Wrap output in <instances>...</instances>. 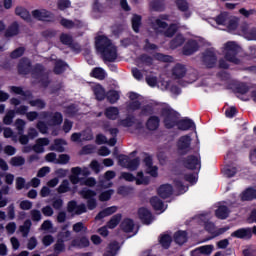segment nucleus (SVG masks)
I'll use <instances>...</instances> for the list:
<instances>
[{
    "instance_id": "nucleus-39",
    "label": "nucleus",
    "mask_w": 256,
    "mask_h": 256,
    "mask_svg": "<svg viewBox=\"0 0 256 256\" xmlns=\"http://www.w3.org/2000/svg\"><path fill=\"white\" fill-rule=\"evenodd\" d=\"M117 251H119V243L112 242L109 244L104 256H115L117 255Z\"/></svg>"
},
{
    "instance_id": "nucleus-20",
    "label": "nucleus",
    "mask_w": 256,
    "mask_h": 256,
    "mask_svg": "<svg viewBox=\"0 0 256 256\" xmlns=\"http://www.w3.org/2000/svg\"><path fill=\"white\" fill-rule=\"evenodd\" d=\"M138 217L142 220V223H145V225H150V223L153 221V216L147 208H140L138 210Z\"/></svg>"
},
{
    "instance_id": "nucleus-6",
    "label": "nucleus",
    "mask_w": 256,
    "mask_h": 256,
    "mask_svg": "<svg viewBox=\"0 0 256 256\" xmlns=\"http://www.w3.org/2000/svg\"><path fill=\"white\" fill-rule=\"evenodd\" d=\"M80 195L83 197V199H88L87 207L90 209V211H93V209L97 207V200L94 198L97 196V192L84 188L80 191Z\"/></svg>"
},
{
    "instance_id": "nucleus-47",
    "label": "nucleus",
    "mask_w": 256,
    "mask_h": 256,
    "mask_svg": "<svg viewBox=\"0 0 256 256\" xmlns=\"http://www.w3.org/2000/svg\"><path fill=\"white\" fill-rule=\"evenodd\" d=\"M67 69V64L65 62L58 60L56 61L55 67H54V73L56 75H61L65 70Z\"/></svg>"
},
{
    "instance_id": "nucleus-58",
    "label": "nucleus",
    "mask_w": 256,
    "mask_h": 256,
    "mask_svg": "<svg viewBox=\"0 0 256 256\" xmlns=\"http://www.w3.org/2000/svg\"><path fill=\"white\" fill-rule=\"evenodd\" d=\"M150 7L153 11H163V9H165V5L159 0L152 1Z\"/></svg>"
},
{
    "instance_id": "nucleus-30",
    "label": "nucleus",
    "mask_w": 256,
    "mask_h": 256,
    "mask_svg": "<svg viewBox=\"0 0 256 256\" xmlns=\"http://www.w3.org/2000/svg\"><path fill=\"white\" fill-rule=\"evenodd\" d=\"M10 91L11 93H15V95H22L24 101L31 98V92H25L21 87L11 86Z\"/></svg>"
},
{
    "instance_id": "nucleus-17",
    "label": "nucleus",
    "mask_w": 256,
    "mask_h": 256,
    "mask_svg": "<svg viewBox=\"0 0 256 256\" xmlns=\"http://www.w3.org/2000/svg\"><path fill=\"white\" fill-rule=\"evenodd\" d=\"M231 237H236L237 239H251L253 237V232L251 228H241L234 231Z\"/></svg>"
},
{
    "instance_id": "nucleus-32",
    "label": "nucleus",
    "mask_w": 256,
    "mask_h": 256,
    "mask_svg": "<svg viewBox=\"0 0 256 256\" xmlns=\"http://www.w3.org/2000/svg\"><path fill=\"white\" fill-rule=\"evenodd\" d=\"M200 220L204 222V227L208 233H215V224L209 222V215H200Z\"/></svg>"
},
{
    "instance_id": "nucleus-53",
    "label": "nucleus",
    "mask_w": 256,
    "mask_h": 256,
    "mask_svg": "<svg viewBox=\"0 0 256 256\" xmlns=\"http://www.w3.org/2000/svg\"><path fill=\"white\" fill-rule=\"evenodd\" d=\"M171 241H172V239L169 236V234H164L160 238V244L162 245V247L164 249H169V246L171 245Z\"/></svg>"
},
{
    "instance_id": "nucleus-4",
    "label": "nucleus",
    "mask_w": 256,
    "mask_h": 256,
    "mask_svg": "<svg viewBox=\"0 0 256 256\" xmlns=\"http://www.w3.org/2000/svg\"><path fill=\"white\" fill-rule=\"evenodd\" d=\"M162 117L164 119V125L167 129H173V127H175L179 121V114L169 107L162 110Z\"/></svg>"
},
{
    "instance_id": "nucleus-51",
    "label": "nucleus",
    "mask_w": 256,
    "mask_h": 256,
    "mask_svg": "<svg viewBox=\"0 0 256 256\" xmlns=\"http://www.w3.org/2000/svg\"><path fill=\"white\" fill-rule=\"evenodd\" d=\"M71 175L69 176V180L71 182L72 185H77L78 183H80L81 185V182L83 181V178H79V175L80 174H77L75 171H74V168L71 169Z\"/></svg>"
},
{
    "instance_id": "nucleus-24",
    "label": "nucleus",
    "mask_w": 256,
    "mask_h": 256,
    "mask_svg": "<svg viewBox=\"0 0 256 256\" xmlns=\"http://www.w3.org/2000/svg\"><path fill=\"white\" fill-rule=\"evenodd\" d=\"M47 145H49V140L47 138H39L33 146V151L35 153H45L44 147H47Z\"/></svg>"
},
{
    "instance_id": "nucleus-18",
    "label": "nucleus",
    "mask_w": 256,
    "mask_h": 256,
    "mask_svg": "<svg viewBox=\"0 0 256 256\" xmlns=\"http://www.w3.org/2000/svg\"><path fill=\"white\" fill-rule=\"evenodd\" d=\"M187 75V67L183 64H176L172 69V77L174 79H183Z\"/></svg>"
},
{
    "instance_id": "nucleus-61",
    "label": "nucleus",
    "mask_w": 256,
    "mask_h": 256,
    "mask_svg": "<svg viewBox=\"0 0 256 256\" xmlns=\"http://www.w3.org/2000/svg\"><path fill=\"white\" fill-rule=\"evenodd\" d=\"M29 105H31V107H36V109H45V101H43L42 99H36V100H30L29 101Z\"/></svg>"
},
{
    "instance_id": "nucleus-2",
    "label": "nucleus",
    "mask_w": 256,
    "mask_h": 256,
    "mask_svg": "<svg viewBox=\"0 0 256 256\" xmlns=\"http://www.w3.org/2000/svg\"><path fill=\"white\" fill-rule=\"evenodd\" d=\"M168 19V15H161L159 18H152L150 25L156 33H164L165 37H172L177 33V24H171L168 27L167 22H165Z\"/></svg>"
},
{
    "instance_id": "nucleus-62",
    "label": "nucleus",
    "mask_w": 256,
    "mask_h": 256,
    "mask_svg": "<svg viewBox=\"0 0 256 256\" xmlns=\"http://www.w3.org/2000/svg\"><path fill=\"white\" fill-rule=\"evenodd\" d=\"M30 216H31L32 221H35L36 223H39V221H41V219L43 218V216L41 215V211H39L37 209L31 210Z\"/></svg>"
},
{
    "instance_id": "nucleus-49",
    "label": "nucleus",
    "mask_w": 256,
    "mask_h": 256,
    "mask_svg": "<svg viewBox=\"0 0 256 256\" xmlns=\"http://www.w3.org/2000/svg\"><path fill=\"white\" fill-rule=\"evenodd\" d=\"M153 58L156 59V61H162L163 63H169L173 61V57L161 53H155Z\"/></svg>"
},
{
    "instance_id": "nucleus-48",
    "label": "nucleus",
    "mask_w": 256,
    "mask_h": 256,
    "mask_svg": "<svg viewBox=\"0 0 256 256\" xmlns=\"http://www.w3.org/2000/svg\"><path fill=\"white\" fill-rule=\"evenodd\" d=\"M12 167H21L25 165V159L22 156H15L10 159Z\"/></svg>"
},
{
    "instance_id": "nucleus-60",
    "label": "nucleus",
    "mask_w": 256,
    "mask_h": 256,
    "mask_svg": "<svg viewBox=\"0 0 256 256\" xmlns=\"http://www.w3.org/2000/svg\"><path fill=\"white\" fill-rule=\"evenodd\" d=\"M73 231L74 233H87V227L83 222H77L73 225Z\"/></svg>"
},
{
    "instance_id": "nucleus-57",
    "label": "nucleus",
    "mask_w": 256,
    "mask_h": 256,
    "mask_svg": "<svg viewBox=\"0 0 256 256\" xmlns=\"http://www.w3.org/2000/svg\"><path fill=\"white\" fill-rule=\"evenodd\" d=\"M25 125H27V123L23 119H17L15 121V127L19 135H23V132L25 131Z\"/></svg>"
},
{
    "instance_id": "nucleus-26",
    "label": "nucleus",
    "mask_w": 256,
    "mask_h": 256,
    "mask_svg": "<svg viewBox=\"0 0 256 256\" xmlns=\"http://www.w3.org/2000/svg\"><path fill=\"white\" fill-rule=\"evenodd\" d=\"M120 228L125 233H133V229H135V222L131 218H125L121 224Z\"/></svg>"
},
{
    "instance_id": "nucleus-1",
    "label": "nucleus",
    "mask_w": 256,
    "mask_h": 256,
    "mask_svg": "<svg viewBox=\"0 0 256 256\" xmlns=\"http://www.w3.org/2000/svg\"><path fill=\"white\" fill-rule=\"evenodd\" d=\"M96 49L101 53L104 61L112 63L117 59V47L106 36H98L96 38Z\"/></svg>"
},
{
    "instance_id": "nucleus-10",
    "label": "nucleus",
    "mask_w": 256,
    "mask_h": 256,
    "mask_svg": "<svg viewBox=\"0 0 256 256\" xmlns=\"http://www.w3.org/2000/svg\"><path fill=\"white\" fill-rule=\"evenodd\" d=\"M240 33L247 41H256V27H251L247 23L240 26Z\"/></svg>"
},
{
    "instance_id": "nucleus-12",
    "label": "nucleus",
    "mask_w": 256,
    "mask_h": 256,
    "mask_svg": "<svg viewBox=\"0 0 256 256\" xmlns=\"http://www.w3.org/2000/svg\"><path fill=\"white\" fill-rule=\"evenodd\" d=\"M120 127H134V129H143V122L135 119L133 116H128L125 119L119 120Z\"/></svg>"
},
{
    "instance_id": "nucleus-28",
    "label": "nucleus",
    "mask_w": 256,
    "mask_h": 256,
    "mask_svg": "<svg viewBox=\"0 0 256 256\" xmlns=\"http://www.w3.org/2000/svg\"><path fill=\"white\" fill-rule=\"evenodd\" d=\"M92 91L98 101L105 99V89L102 85L96 84L92 87Z\"/></svg>"
},
{
    "instance_id": "nucleus-3",
    "label": "nucleus",
    "mask_w": 256,
    "mask_h": 256,
    "mask_svg": "<svg viewBox=\"0 0 256 256\" xmlns=\"http://www.w3.org/2000/svg\"><path fill=\"white\" fill-rule=\"evenodd\" d=\"M222 53L229 63H234V65H239L241 59L237 57L238 53H241V46L235 41H228L223 45Z\"/></svg>"
},
{
    "instance_id": "nucleus-43",
    "label": "nucleus",
    "mask_w": 256,
    "mask_h": 256,
    "mask_svg": "<svg viewBox=\"0 0 256 256\" xmlns=\"http://www.w3.org/2000/svg\"><path fill=\"white\" fill-rule=\"evenodd\" d=\"M92 77H95V79H99L100 81H103L107 77V73L103 68H94L91 72Z\"/></svg>"
},
{
    "instance_id": "nucleus-45",
    "label": "nucleus",
    "mask_w": 256,
    "mask_h": 256,
    "mask_svg": "<svg viewBox=\"0 0 256 256\" xmlns=\"http://www.w3.org/2000/svg\"><path fill=\"white\" fill-rule=\"evenodd\" d=\"M15 35H19V24L14 22L6 31V37H15Z\"/></svg>"
},
{
    "instance_id": "nucleus-41",
    "label": "nucleus",
    "mask_w": 256,
    "mask_h": 256,
    "mask_svg": "<svg viewBox=\"0 0 256 256\" xmlns=\"http://www.w3.org/2000/svg\"><path fill=\"white\" fill-rule=\"evenodd\" d=\"M105 115L108 119L115 121L119 117V109L117 107H109L106 109Z\"/></svg>"
},
{
    "instance_id": "nucleus-46",
    "label": "nucleus",
    "mask_w": 256,
    "mask_h": 256,
    "mask_svg": "<svg viewBox=\"0 0 256 256\" xmlns=\"http://www.w3.org/2000/svg\"><path fill=\"white\" fill-rule=\"evenodd\" d=\"M31 220H26L22 226L19 227L20 232L22 233L23 237H27L29 232L31 231Z\"/></svg>"
},
{
    "instance_id": "nucleus-35",
    "label": "nucleus",
    "mask_w": 256,
    "mask_h": 256,
    "mask_svg": "<svg viewBox=\"0 0 256 256\" xmlns=\"http://www.w3.org/2000/svg\"><path fill=\"white\" fill-rule=\"evenodd\" d=\"M65 145H67L65 140L56 139L54 141V145L51 146V150L57 151L58 153H63V151H65Z\"/></svg>"
},
{
    "instance_id": "nucleus-63",
    "label": "nucleus",
    "mask_w": 256,
    "mask_h": 256,
    "mask_svg": "<svg viewBox=\"0 0 256 256\" xmlns=\"http://www.w3.org/2000/svg\"><path fill=\"white\" fill-rule=\"evenodd\" d=\"M115 193L114 190H106L99 195V201H109L111 196Z\"/></svg>"
},
{
    "instance_id": "nucleus-56",
    "label": "nucleus",
    "mask_w": 256,
    "mask_h": 256,
    "mask_svg": "<svg viewBox=\"0 0 256 256\" xmlns=\"http://www.w3.org/2000/svg\"><path fill=\"white\" fill-rule=\"evenodd\" d=\"M234 89L237 93H240L241 95H245V93L249 92V86L243 83L235 84Z\"/></svg>"
},
{
    "instance_id": "nucleus-7",
    "label": "nucleus",
    "mask_w": 256,
    "mask_h": 256,
    "mask_svg": "<svg viewBox=\"0 0 256 256\" xmlns=\"http://www.w3.org/2000/svg\"><path fill=\"white\" fill-rule=\"evenodd\" d=\"M121 178L125 181H136V185H149V177L143 176V172H138L137 177L129 172H122Z\"/></svg>"
},
{
    "instance_id": "nucleus-8",
    "label": "nucleus",
    "mask_w": 256,
    "mask_h": 256,
    "mask_svg": "<svg viewBox=\"0 0 256 256\" xmlns=\"http://www.w3.org/2000/svg\"><path fill=\"white\" fill-rule=\"evenodd\" d=\"M202 62L206 67H215L217 63V52H215L214 48H210L202 54Z\"/></svg>"
},
{
    "instance_id": "nucleus-16",
    "label": "nucleus",
    "mask_w": 256,
    "mask_h": 256,
    "mask_svg": "<svg viewBox=\"0 0 256 256\" xmlns=\"http://www.w3.org/2000/svg\"><path fill=\"white\" fill-rule=\"evenodd\" d=\"M199 51V44L196 40H189L183 47V55H193Z\"/></svg>"
},
{
    "instance_id": "nucleus-21",
    "label": "nucleus",
    "mask_w": 256,
    "mask_h": 256,
    "mask_svg": "<svg viewBox=\"0 0 256 256\" xmlns=\"http://www.w3.org/2000/svg\"><path fill=\"white\" fill-rule=\"evenodd\" d=\"M177 127L180 131H189V129H195V122L191 119L178 120Z\"/></svg>"
},
{
    "instance_id": "nucleus-52",
    "label": "nucleus",
    "mask_w": 256,
    "mask_h": 256,
    "mask_svg": "<svg viewBox=\"0 0 256 256\" xmlns=\"http://www.w3.org/2000/svg\"><path fill=\"white\" fill-rule=\"evenodd\" d=\"M71 191V183L69 180H64L58 187V193H69Z\"/></svg>"
},
{
    "instance_id": "nucleus-37",
    "label": "nucleus",
    "mask_w": 256,
    "mask_h": 256,
    "mask_svg": "<svg viewBox=\"0 0 256 256\" xmlns=\"http://www.w3.org/2000/svg\"><path fill=\"white\" fill-rule=\"evenodd\" d=\"M174 241L178 245H183V243L187 242V232L185 231H178L174 234Z\"/></svg>"
},
{
    "instance_id": "nucleus-13",
    "label": "nucleus",
    "mask_w": 256,
    "mask_h": 256,
    "mask_svg": "<svg viewBox=\"0 0 256 256\" xmlns=\"http://www.w3.org/2000/svg\"><path fill=\"white\" fill-rule=\"evenodd\" d=\"M32 77H34V79H39L44 87H47V85H49V77L47 76V74H45L43 66L40 64L36 65L32 73Z\"/></svg>"
},
{
    "instance_id": "nucleus-22",
    "label": "nucleus",
    "mask_w": 256,
    "mask_h": 256,
    "mask_svg": "<svg viewBox=\"0 0 256 256\" xmlns=\"http://www.w3.org/2000/svg\"><path fill=\"white\" fill-rule=\"evenodd\" d=\"M60 25H62V27H65V29H73L75 27H83V22H81V20H69L67 18H62L60 20Z\"/></svg>"
},
{
    "instance_id": "nucleus-25",
    "label": "nucleus",
    "mask_w": 256,
    "mask_h": 256,
    "mask_svg": "<svg viewBox=\"0 0 256 256\" xmlns=\"http://www.w3.org/2000/svg\"><path fill=\"white\" fill-rule=\"evenodd\" d=\"M18 71L22 75H27L31 71V61L27 58H22L18 64Z\"/></svg>"
},
{
    "instance_id": "nucleus-36",
    "label": "nucleus",
    "mask_w": 256,
    "mask_h": 256,
    "mask_svg": "<svg viewBox=\"0 0 256 256\" xmlns=\"http://www.w3.org/2000/svg\"><path fill=\"white\" fill-rule=\"evenodd\" d=\"M150 203L155 211H165V204L158 197L151 198Z\"/></svg>"
},
{
    "instance_id": "nucleus-44",
    "label": "nucleus",
    "mask_w": 256,
    "mask_h": 256,
    "mask_svg": "<svg viewBox=\"0 0 256 256\" xmlns=\"http://www.w3.org/2000/svg\"><path fill=\"white\" fill-rule=\"evenodd\" d=\"M230 18H231V16L229 15V13H227V12L221 13L216 18V23H217V25H226L227 26Z\"/></svg>"
},
{
    "instance_id": "nucleus-31",
    "label": "nucleus",
    "mask_w": 256,
    "mask_h": 256,
    "mask_svg": "<svg viewBox=\"0 0 256 256\" xmlns=\"http://www.w3.org/2000/svg\"><path fill=\"white\" fill-rule=\"evenodd\" d=\"M242 201H253L256 199V190L253 188H248L241 195Z\"/></svg>"
},
{
    "instance_id": "nucleus-59",
    "label": "nucleus",
    "mask_w": 256,
    "mask_h": 256,
    "mask_svg": "<svg viewBox=\"0 0 256 256\" xmlns=\"http://www.w3.org/2000/svg\"><path fill=\"white\" fill-rule=\"evenodd\" d=\"M107 99L110 103H117L119 101V92L111 90L107 93Z\"/></svg>"
},
{
    "instance_id": "nucleus-34",
    "label": "nucleus",
    "mask_w": 256,
    "mask_h": 256,
    "mask_svg": "<svg viewBox=\"0 0 256 256\" xmlns=\"http://www.w3.org/2000/svg\"><path fill=\"white\" fill-rule=\"evenodd\" d=\"M146 127L147 129H149V131H155L156 129H158L159 117L151 116L146 123Z\"/></svg>"
},
{
    "instance_id": "nucleus-19",
    "label": "nucleus",
    "mask_w": 256,
    "mask_h": 256,
    "mask_svg": "<svg viewBox=\"0 0 256 256\" xmlns=\"http://www.w3.org/2000/svg\"><path fill=\"white\" fill-rule=\"evenodd\" d=\"M32 17H34V19H37L38 21H49L52 15L51 12L45 9H40L32 11Z\"/></svg>"
},
{
    "instance_id": "nucleus-64",
    "label": "nucleus",
    "mask_w": 256,
    "mask_h": 256,
    "mask_svg": "<svg viewBox=\"0 0 256 256\" xmlns=\"http://www.w3.org/2000/svg\"><path fill=\"white\" fill-rule=\"evenodd\" d=\"M80 134L82 137L81 141H92L93 139V131H91L90 129L84 130Z\"/></svg>"
},
{
    "instance_id": "nucleus-33",
    "label": "nucleus",
    "mask_w": 256,
    "mask_h": 256,
    "mask_svg": "<svg viewBox=\"0 0 256 256\" xmlns=\"http://www.w3.org/2000/svg\"><path fill=\"white\" fill-rule=\"evenodd\" d=\"M229 208L227 206H219L218 209L215 211V215L218 219H227L229 217Z\"/></svg>"
},
{
    "instance_id": "nucleus-55",
    "label": "nucleus",
    "mask_w": 256,
    "mask_h": 256,
    "mask_svg": "<svg viewBox=\"0 0 256 256\" xmlns=\"http://www.w3.org/2000/svg\"><path fill=\"white\" fill-rule=\"evenodd\" d=\"M40 229L41 231H48V233H55V230H53V222H51V220L44 221Z\"/></svg>"
},
{
    "instance_id": "nucleus-40",
    "label": "nucleus",
    "mask_w": 256,
    "mask_h": 256,
    "mask_svg": "<svg viewBox=\"0 0 256 256\" xmlns=\"http://www.w3.org/2000/svg\"><path fill=\"white\" fill-rule=\"evenodd\" d=\"M122 217L123 216L121 214H115L114 216H112V218L107 223L108 229H115V227H117L119 223H121Z\"/></svg>"
},
{
    "instance_id": "nucleus-23",
    "label": "nucleus",
    "mask_w": 256,
    "mask_h": 256,
    "mask_svg": "<svg viewBox=\"0 0 256 256\" xmlns=\"http://www.w3.org/2000/svg\"><path fill=\"white\" fill-rule=\"evenodd\" d=\"M158 195H160L162 199H167L173 195V186H171V184L161 185L158 189Z\"/></svg>"
},
{
    "instance_id": "nucleus-38",
    "label": "nucleus",
    "mask_w": 256,
    "mask_h": 256,
    "mask_svg": "<svg viewBox=\"0 0 256 256\" xmlns=\"http://www.w3.org/2000/svg\"><path fill=\"white\" fill-rule=\"evenodd\" d=\"M113 213H117V207L116 206L108 207V208L102 210L96 216V219H103L105 217H109V215H113Z\"/></svg>"
},
{
    "instance_id": "nucleus-11",
    "label": "nucleus",
    "mask_w": 256,
    "mask_h": 256,
    "mask_svg": "<svg viewBox=\"0 0 256 256\" xmlns=\"http://www.w3.org/2000/svg\"><path fill=\"white\" fill-rule=\"evenodd\" d=\"M139 163H141L139 158L132 160L127 156H120L119 158V165H121V167H126V169H130V171H135V169L139 167Z\"/></svg>"
},
{
    "instance_id": "nucleus-9",
    "label": "nucleus",
    "mask_w": 256,
    "mask_h": 256,
    "mask_svg": "<svg viewBox=\"0 0 256 256\" xmlns=\"http://www.w3.org/2000/svg\"><path fill=\"white\" fill-rule=\"evenodd\" d=\"M177 147L180 155H187L191 151V136H181L177 142Z\"/></svg>"
},
{
    "instance_id": "nucleus-14",
    "label": "nucleus",
    "mask_w": 256,
    "mask_h": 256,
    "mask_svg": "<svg viewBox=\"0 0 256 256\" xmlns=\"http://www.w3.org/2000/svg\"><path fill=\"white\" fill-rule=\"evenodd\" d=\"M183 165L186 169H201V157L190 155L184 159Z\"/></svg>"
},
{
    "instance_id": "nucleus-50",
    "label": "nucleus",
    "mask_w": 256,
    "mask_h": 256,
    "mask_svg": "<svg viewBox=\"0 0 256 256\" xmlns=\"http://www.w3.org/2000/svg\"><path fill=\"white\" fill-rule=\"evenodd\" d=\"M139 27H141V16L134 15L132 17V29L135 33H139Z\"/></svg>"
},
{
    "instance_id": "nucleus-42",
    "label": "nucleus",
    "mask_w": 256,
    "mask_h": 256,
    "mask_svg": "<svg viewBox=\"0 0 256 256\" xmlns=\"http://www.w3.org/2000/svg\"><path fill=\"white\" fill-rule=\"evenodd\" d=\"M185 43V37L183 35L178 34L171 42L170 47L171 49H177V47H181Z\"/></svg>"
},
{
    "instance_id": "nucleus-29",
    "label": "nucleus",
    "mask_w": 256,
    "mask_h": 256,
    "mask_svg": "<svg viewBox=\"0 0 256 256\" xmlns=\"http://www.w3.org/2000/svg\"><path fill=\"white\" fill-rule=\"evenodd\" d=\"M89 244V238L87 237L77 238L72 241V246L77 247L78 249H84V247H89Z\"/></svg>"
},
{
    "instance_id": "nucleus-54",
    "label": "nucleus",
    "mask_w": 256,
    "mask_h": 256,
    "mask_svg": "<svg viewBox=\"0 0 256 256\" xmlns=\"http://www.w3.org/2000/svg\"><path fill=\"white\" fill-rule=\"evenodd\" d=\"M13 119H15V110H9L3 119L4 125H11Z\"/></svg>"
},
{
    "instance_id": "nucleus-5",
    "label": "nucleus",
    "mask_w": 256,
    "mask_h": 256,
    "mask_svg": "<svg viewBox=\"0 0 256 256\" xmlns=\"http://www.w3.org/2000/svg\"><path fill=\"white\" fill-rule=\"evenodd\" d=\"M40 119H46L48 127H57L63 123V115L59 112H41Z\"/></svg>"
},
{
    "instance_id": "nucleus-27",
    "label": "nucleus",
    "mask_w": 256,
    "mask_h": 256,
    "mask_svg": "<svg viewBox=\"0 0 256 256\" xmlns=\"http://www.w3.org/2000/svg\"><path fill=\"white\" fill-rule=\"evenodd\" d=\"M15 13L18 17H21V19H24V21L31 23V14H29V11H27V9H25L24 7H21V6L16 7Z\"/></svg>"
},
{
    "instance_id": "nucleus-15",
    "label": "nucleus",
    "mask_w": 256,
    "mask_h": 256,
    "mask_svg": "<svg viewBox=\"0 0 256 256\" xmlns=\"http://www.w3.org/2000/svg\"><path fill=\"white\" fill-rule=\"evenodd\" d=\"M144 164L146 168V173L151 175V177H157L159 175L157 166L153 165V159L150 156L144 158Z\"/></svg>"
}]
</instances>
